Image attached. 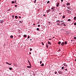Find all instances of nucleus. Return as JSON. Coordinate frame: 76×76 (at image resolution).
Masks as SVG:
<instances>
[{"label":"nucleus","instance_id":"obj_1","mask_svg":"<svg viewBox=\"0 0 76 76\" xmlns=\"http://www.w3.org/2000/svg\"><path fill=\"white\" fill-rule=\"evenodd\" d=\"M50 11L51 10L50 9H49L48 10H47V13H49V12H50Z\"/></svg>","mask_w":76,"mask_h":76},{"label":"nucleus","instance_id":"obj_2","mask_svg":"<svg viewBox=\"0 0 76 76\" xmlns=\"http://www.w3.org/2000/svg\"><path fill=\"white\" fill-rule=\"evenodd\" d=\"M58 73H59V74L60 75H61V71H59L58 72Z\"/></svg>","mask_w":76,"mask_h":76},{"label":"nucleus","instance_id":"obj_3","mask_svg":"<svg viewBox=\"0 0 76 76\" xmlns=\"http://www.w3.org/2000/svg\"><path fill=\"white\" fill-rule=\"evenodd\" d=\"M59 4L60 3H59V2H58L56 4V6L57 7H58V6H59Z\"/></svg>","mask_w":76,"mask_h":76},{"label":"nucleus","instance_id":"obj_4","mask_svg":"<svg viewBox=\"0 0 76 76\" xmlns=\"http://www.w3.org/2000/svg\"><path fill=\"white\" fill-rule=\"evenodd\" d=\"M61 45L62 46H63L64 45V42H62L61 43Z\"/></svg>","mask_w":76,"mask_h":76},{"label":"nucleus","instance_id":"obj_5","mask_svg":"<svg viewBox=\"0 0 76 76\" xmlns=\"http://www.w3.org/2000/svg\"><path fill=\"white\" fill-rule=\"evenodd\" d=\"M6 64H8V65H11L12 64H9L7 62H6Z\"/></svg>","mask_w":76,"mask_h":76},{"label":"nucleus","instance_id":"obj_6","mask_svg":"<svg viewBox=\"0 0 76 76\" xmlns=\"http://www.w3.org/2000/svg\"><path fill=\"white\" fill-rule=\"evenodd\" d=\"M64 66H66V67H67V64H64Z\"/></svg>","mask_w":76,"mask_h":76},{"label":"nucleus","instance_id":"obj_7","mask_svg":"<svg viewBox=\"0 0 76 76\" xmlns=\"http://www.w3.org/2000/svg\"><path fill=\"white\" fill-rule=\"evenodd\" d=\"M66 5L67 6H69L70 5V3H68L66 4Z\"/></svg>","mask_w":76,"mask_h":76},{"label":"nucleus","instance_id":"obj_8","mask_svg":"<svg viewBox=\"0 0 76 76\" xmlns=\"http://www.w3.org/2000/svg\"><path fill=\"white\" fill-rule=\"evenodd\" d=\"M48 44H50V45H51V43L48 41Z\"/></svg>","mask_w":76,"mask_h":76},{"label":"nucleus","instance_id":"obj_9","mask_svg":"<svg viewBox=\"0 0 76 76\" xmlns=\"http://www.w3.org/2000/svg\"><path fill=\"white\" fill-rule=\"evenodd\" d=\"M9 69L10 70H12V67H10L9 68Z\"/></svg>","mask_w":76,"mask_h":76},{"label":"nucleus","instance_id":"obj_10","mask_svg":"<svg viewBox=\"0 0 76 76\" xmlns=\"http://www.w3.org/2000/svg\"><path fill=\"white\" fill-rule=\"evenodd\" d=\"M10 38H13V36L12 35H11L10 37Z\"/></svg>","mask_w":76,"mask_h":76},{"label":"nucleus","instance_id":"obj_11","mask_svg":"<svg viewBox=\"0 0 76 76\" xmlns=\"http://www.w3.org/2000/svg\"><path fill=\"white\" fill-rule=\"evenodd\" d=\"M37 31H39V28H37Z\"/></svg>","mask_w":76,"mask_h":76},{"label":"nucleus","instance_id":"obj_12","mask_svg":"<svg viewBox=\"0 0 76 76\" xmlns=\"http://www.w3.org/2000/svg\"><path fill=\"white\" fill-rule=\"evenodd\" d=\"M28 68H31V66H27Z\"/></svg>","mask_w":76,"mask_h":76},{"label":"nucleus","instance_id":"obj_13","mask_svg":"<svg viewBox=\"0 0 76 76\" xmlns=\"http://www.w3.org/2000/svg\"><path fill=\"white\" fill-rule=\"evenodd\" d=\"M57 22H59V23H60V22H61V21H60L59 20H58L57 21Z\"/></svg>","mask_w":76,"mask_h":76},{"label":"nucleus","instance_id":"obj_14","mask_svg":"<svg viewBox=\"0 0 76 76\" xmlns=\"http://www.w3.org/2000/svg\"><path fill=\"white\" fill-rule=\"evenodd\" d=\"M15 19H18V16H15Z\"/></svg>","mask_w":76,"mask_h":76},{"label":"nucleus","instance_id":"obj_15","mask_svg":"<svg viewBox=\"0 0 76 76\" xmlns=\"http://www.w3.org/2000/svg\"><path fill=\"white\" fill-rule=\"evenodd\" d=\"M58 44H61V42L59 41L58 43Z\"/></svg>","mask_w":76,"mask_h":76},{"label":"nucleus","instance_id":"obj_16","mask_svg":"<svg viewBox=\"0 0 76 76\" xmlns=\"http://www.w3.org/2000/svg\"><path fill=\"white\" fill-rule=\"evenodd\" d=\"M68 21H71V19H68Z\"/></svg>","mask_w":76,"mask_h":76},{"label":"nucleus","instance_id":"obj_17","mask_svg":"<svg viewBox=\"0 0 76 76\" xmlns=\"http://www.w3.org/2000/svg\"><path fill=\"white\" fill-rule=\"evenodd\" d=\"M41 66H44V64H42L41 65Z\"/></svg>","mask_w":76,"mask_h":76},{"label":"nucleus","instance_id":"obj_18","mask_svg":"<svg viewBox=\"0 0 76 76\" xmlns=\"http://www.w3.org/2000/svg\"><path fill=\"white\" fill-rule=\"evenodd\" d=\"M23 37H26V35H23Z\"/></svg>","mask_w":76,"mask_h":76},{"label":"nucleus","instance_id":"obj_19","mask_svg":"<svg viewBox=\"0 0 76 76\" xmlns=\"http://www.w3.org/2000/svg\"><path fill=\"white\" fill-rule=\"evenodd\" d=\"M12 4H13V3H15V1H12Z\"/></svg>","mask_w":76,"mask_h":76},{"label":"nucleus","instance_id":"obj_20","mask_svg":"<svg viewBox=\"0 0 76 76\" xmlns=\"http://www.w3.org/2000/svg\"><path fill=\"white\" fill-rule=\"evenodd\" d=\"M74 20H76V17H74Z\"/></svg>","mask_w":76,"mask_h":76},{"label":"nucleus","instance_id":"obj_21","mask_svg":"<svg viewBox=\"0 0 76 76\" xmlns=\"http://www.w3.org/2000/svg\"><path fill=\"white\" fill-rule=\"evenodd\" d=\"M61 69L62 70H63V69H64V66L62 67Z\"/></svg>","mask_w":76,"mask_h":76},{"label":"nucleus","instance_id":"obj_22","mask_svg":"<svg viewBox=\"0 0 76 76\" xmlns=\"http://www.w3.org/2000/svg\"><path fill=\"white\" fill-rule=\"evenodd\" d=\"M65 44L66 45L67 44V41H65Z\"/></svg>","mask_w":76,"mask_h":76},{"label":"nucleus","instance_id":"obj_23","mask_svg":"<svg viewBox=\"0 0 76 76\" xmlns=\"http://www.w3.org/2000/svg\"><path fill=\"white\" fill-rule=\"evenodd\" d=\"M63 18H65V15H64L63 17H62Z\"/></svg>","mask_w":76,"mask_h":76},{"label":"nucleus","instance_id":"obj_24","mask_svg":"<svg viewBox=\"0 0 76 76\" xmlns=\"http://www.w3.org/2000/svg\"><path fill=\"white\" fill-rule=\"evenodd\" d=\"M57 25H58V26H59V25H60V24L59 23H57Z\"/></svg>","mask_w":76,"mask_h":76},{"label":"nucleus","instance_id":"obj_25","mask_svg":"<svg viewBox=\"0 0 76 76\" xmlns=\"http://www.w3.org/2000/svg\"><path fill=\"white\" fill-rule=\"evenodd\" d=\"M30 51H31V50H32V49L31 48H30Z\"/></svg>","mask_w":76,"mask_h":76},{"label":"nucleus","instance_id":"obj_26","mask_svg":"<svg viewBox=\"0 0 76 76\" xmlns=\"http://www.w3.org/2000/svg\"><path fill=\"white\" fill-rule=\"evenodd\" d=\"M50 3V1H48L47 2V3Z\"/></svg>","mask_w":76,"mask_h":76},{"label":"nucleus","instance_id":"obj_27","mask_svg":"<svg viewBox=\"0 0 76 76\" xmlns=\"http://www.w3.org/2000/svg\"><path fill=\"white\" fill-rule=\"evenodd\" d=\"M40 64H41L42 63V61H40Z\"/></svg>","mask_w":76,"mask_h":76},{"label":"nucleus","instance_id":"obj_28","mask_svg":"<svg viewBox=\"0 0 76 76\" xmlns=\"http://www.w3.org/2000/svg\"><path fill=\"white\" fill-rule=\"evenodd\" d=\"M74 25H76V23H74Z\"/></svg>","mask_w":76,"mask_h":76},{"label":"nucleus","instance_id":"obj_29","mask_svg":"<svg viewBox=\"0 0 76 76\" xmlns=\"http://www.w3.org/2000/svg\"><path fill=\"white\" fill-rule=\"evenodd\" d=\"M28 62L29 63H30V62H29V60H28Z\"/></svg>","mask_w":76,"mask_h":76},{"label":"nucleus","instance_id":"obj_30","mask_svg":"<svg viewBox=\"0 0 76 76\" xmlns=\"http://www.w3.org/2000/svg\"><path fill=\"white\" fill-rule=\"evenodd\" d=\"M42 45H44V44H43V42H42Z\"/></svg>","mask_w":76,"mask_h":76},{"label":"nucleus","instance_id":"obj_31","mask_svg":"<svg viewBox=\"0 0 76 76\" xmlns=\"http://www.w3.org/2000/svg\"><path fill=\"white\" fill-rule=\"evenodd\" d=\"M55 74H57V72H55Z\"/></svg>","mask_w":76,"mask_h":76},{"label":"nucleus","instance_id":"obj_32","mask_svg":"<svg viewBox=\"0 0 76 76\" xmlns=\"http://www.w3.org/2000/svg\"><path fill=\"white\" fill-rule=\"evenodd\" d=\"M38 27H40V25H38Z\"/></svg>","mask_w":76,"mask_h":76},{"label":"nucleus","instance_id":"obj_33","mask_svg":"<svg viewBox=\"0 0 76 76\" xmlns=\"http://www.w3.org/2000/svg\"><path fill=\"white\" fill-rule=\"evenodd\" d=\"M46 46H47V48H48V45L47 44H46Z\"/></svg>","mask_w":76,"mask_h":76},{"label":"nucleus","instance_id":"obj_34","mask_svg":"<svg viewBox=\"0 0 76 76\" xmlns=\"http://www.w3.org/2000/svg\"><path fill=\"white\" fill-rule=\"evenodd\" d=\"M30 66H31V63H29Z\"/></svg>","mask_w":76,"mask_h":76},{"label":"nucleus","instance_id":"obj_35","mask_svg":"<svg viewBox=\"0 0 76 76\" xmlns=\"http://www.w3.org/2000/svg\"><path fill=\"white\" fill-rule=\"evenodd\" d=\"M27 38H29V36H28V37Z\"/></svg>","mask_w":76,"mask_h":76},{"label":"nucleus","instance_id":"obj_36","mask_svg":"<svg viewBox=\"0 0 76 76\" xmlns=\"http://www.w3.org/2000/svg\"><path fill=\"white\" fill-rule=\"evenodd\" d=\"M64 26H66V25H65V24H64Z\"/></svg>","mask_w":76,"mask_h":76},{"label":"nucleus","instance_id":"obj_37","mask_svg":"<svg viewBox=\"0 0 76 76\" xmlns=\"http://www.w3.org/2000/svg\"><path fill=\"white\" fill-rule=\"evenodd\" d=\"M19 22H20V23H22V22H21V21H19Z\"/></svg>","mask_w":76,"mask_h":76},{"label":"nucleus","instance_id":"obj_38","mask_svg":"<svg viewBox=\"0 0 76 76\" xmlns=\"http://www.w3.org/2000/svg\"><path fill=\"white\" fill-rule=\"evenodd\" d=\"M61 25H63V23H61V24H60Z\"/></svg>","mask_w":76,"mask_h":76},{"label":"nucleus","instance_id":"obj_39","mask_svg":"<svg viewBox=\"0 0 76 76\" xmlns=\"http://www.w3.org/2000/svg\"><path fill=\"white\" fill-rule=\"evenodd\" d=\"M74 39H76V37H75L74 38Z\"/></svg>","mask_w":76,"mask_h":76},{"label":"nucleus","instance_id":"obj_40","mask_svg":"<svg viewBox=\"0 0 76 76\" xmlns=\"http://www.w3.org/2000/svg\"><path fill=\"white\" fill-rule=\"evenodd\" d=\"M61 2H63V0H61Z\"/></svg>","mask_w":76,"mask_h":76},{"label":"nucleus","instance_id":"obj_41","mask_svg":"<svg viewBox=\"0 0 76 76\" xmlns=\"http://www.w3.org/2000/svg\"><path fill=\"white\" fill-rule=\"evenodd\" d=\"M29 54H31V52H30V53H29Z\"/></svg>","mask_w":76,"mask_h":76},{"label":"nucleus","instance_id":"obj_42","mask_svg":"<svg viewBox=\"0 0 76 76\" xmlns=\"http://www.w3.org/2000/svg\"><path fill=\"white\" fill-rule=\"evenodd\" d=\"M19 18H21V17H20V16H19Z\"/></svg>","mask_w":76,"mask_h":76},{"label":"nucleus","instance_id":"obj_43","mask_svg":"<svg viewBox=\"0 0 76 76\" xmlns=\"http://www.w3.org/2000/svg\"><path fill=\"white\" fill-rule=\"evenodd\" d=\"M33 25H34V26L35 25V24L34 23L33 24Z\"/></svg>","mask_w":76,"mask_h":76},{"label":"nucleus","instance_id":"obj_44","mask_svg":"<svg viewBox=\"0 0 76 76\" xmlns=\"http://www.w3.org/2000/svg\"><path fill=\"white\" fill-rule=\"evenodd\" d=\"M3 21H1V23H3Z\"/></svg>","mask_w":76,"mask_h":76},{"label":"nucleus","instance_id":"obj_45","mask_svg":"<svg viewBox=\"0 0 76 76\" xmlns=\"http://www.w3.org/2000/svg\"><path fill=\"white\" fill-rule=\"evenodd\" d=\"M49 40H51V39H49Z\"/></svg>","mask_w":76,"mask_h":76},{"label":"nucleus","instance_id":"obj_46","mask_svg":"<svg viewBox=\"0 0 76 76\" xmlns=\"http://www.w3.org/2000/svg\"><path fill=\"white\" fill-rule=\"evenodd\" d=\"M65 70H66V71H67V69H66Z\"/></svg>","mask_w":76,"mask_h":76},{"label":"nucleus","instance_id":"obj_47","mask_svg":"<svg viewBox=\"0 0 76 76\" xmlns=\"http://www.w3.org/2000/svg\"><path fill=\"white\" fill-rule=\"evenodd\" d=\"M52 9H54V8H53V7H52Z\"/></svg>","mask_w":76,"mask_h":76},{"label":"nucleus","instance_id":"obj_48","mask_svg":"<svg viewBox=\"0 0 76 76\" xmlns=\"http://www.w3.org/2000/svg\"><path fill=\"white\" fill-rule=\"evenodd\" d=\"M58 51H61V50H60V49H59V50H58Z\"/></svg>","mask_w":76,"mask_h":76},{"label":"nucleus","instance_id":"obj_49","mask_svg":"<svg viewBox=\"0 0 76 76\" xmlns=\"http://www.w3.org/2000/svg\"><path fill=\"white\" fill-rule=\"evenodd\" d=\"M15 7H17V5H15Z\"/></svg>","mask_w":76,"mask_h":76},{"label":"nucleus","instance_id":"obj_50","mask_svg":"<svg viewBox=\"0 0 76 76\" xmlns=\"http://www.w3.org/2000/svg\"><path fill=\"white\" fill-rule=\"evenodd\" d=\"M45 16V14H44V15H43V16Z\"/></svg>","mask_w":76,"mask_h":76},{"label":"nucleus","instance_id":"obj_51","mask_svg":"<svg viewBox=\"0 0 76 76\" xmlns=\"http://www.w3.org/2000/svg\"><path fill=\"white\" fill-rule=\"evenodd\" d=\"M10 10V9H9V10H8V11H9V10Z\"/></svg>","mask_w":76,"mask_h":76},{"label":"nucleus","instance_id":"obj_52","mask_svg":"<svg viewBox=\"0 0 76 76\" xmlns=\"http://www.w3.org/2000/svg\"><path fill=\"white\" fill-rule=\"evenodd\" d=\"M34 3H36V1H34Z\"/></svg>","mask_w":76,"mask_h":76},{"label":"nucleus","instance_id":"obj_53","mask_svg":"<svg viewBox=\"0 0 76 76\" xmlns=\"http://www.w3.org/2000/svg\"><path fill=\"white\" fill-rule=\"evenodd\" d=\"M64 21H63V20L61 21V22H64Z\"/></svg>","mask_w":76,"mask_h":76},{"label":"nucleus","instance_id":"obj_54","mask_svg":"<svg viewBox=\"0 0 76 76\" xmlns=\"http://www.w3.org/2000/svg\"><path fill=\"white\" fill-rule=\"evenodd\" d=\"M54 38H55V37H53V39Z\"/></svg>","mask_w":76,"mask_h":76},{"label":"nucleus","instance_id":"obj_55","mask_svg":"<svg viewBox=\"0 0 76 76\" xmlns=\"http://www.w3.org/2000/svg\"><path fill=\"white\" fill-rule=\"evenodd\" d=\"M63 23V24H64V23Z\"/></svg>","mask_w":76,"mask_h":76},{"label":"nucleus","instance_id":"obj_56","mask_svg":"<svg viewBox=\"0 0 76 76\" xmlns=\"http://www.w3.org/2000/svg\"><path fill=\"white\" fill-rule=\"evenodd\" d=\"M32 40V39H30V41H31Z\"/></svg>","mask_w":76,"mask_h":76},{"label":"nucleus","instance_id":"obj_57","mask_svg":"<svg viewBox=\"0 0 76 76\" xmlns=\"http://www.w3.org/2000/svg\"><path fill=\"white\" fill-rule=\"evenodd\" d=\"M37 1V0H35V1Z\"/></svg>","mask_w":76,"mask_h":76},{"label":"nucleus","instance_id":"obj_58","mask_svg":"<svg viewBox=\"0 0 76 76\" xmlns=\"http://www.w3.org/2000/svg\"><path fill=\"white\" fill-rule=\"evenodd\" d=\"M75 61H76V59H75Z\"/></svg>","mask_w":76,"mask_h":76},{"label":"nucleus","instance_id":"obj_59","mask_svg":"<svg viewBox=\"0 0 76 76\" xmlns=\"http://www.w3.org/2000/svg\"><path fill=\"white\" fill-rule=\"evenodd\" d=\"M0 1H1V0H0Z\"/></svg>","mask_w":76,"mask_h":76},{"label":"nucleus","instance_id":"obj_60","mask_svg":"<svg viewBox=\"0 0 76 76\" xmlns=\"http://www.w3.org/2000/svg\"><path fill=\"white\" fill-rule=\"evenodd\" d=\"M71 41H72V40H71Z\"/></svg>","mask_w":76,"mask_h":76},{"label":"nucleus","instance_id":"obj_61","mask_svg":"<svg viewBox=\"0 0 76 76\" xmlns=\"http://www.w3.org/2000/svg\"><path fill=\"white\" fill-rule=\"evenodd\" d=\"M50 23V22H49Z\"/></svg>","mask_w":76,"mask_h":76},{"label":"nucleus","instance_id":"obj_62","mask_svg":"<svg viewBox=\"0 0 76 76\" xmlns=\"http://www.w3.org/2000/svg\"><path fill=\"white\" fill-rule=\"evenodd\" d=\"M26 40H28V39H26Z\"/></svg>","mask_w":76,"mask_h":76},{"label":"nucleus","instance_id":"obj_63","mask_svg":"<svg viewBox=\"0 0 76 76\" xmlns=\"http://www.w3.org/2000/svg\"><path fill=\"white\" fill-rule=\"evenodd\" d=\"M68 9H69V8H68Z\"/></svg>","mask_w":76,"mask_h":76},{"label":"nucleus","instance_id":"obj_64","mask_svg":"<svg viewBox=\"0 0 76 76\" xmlns=\"http://www.w3.org/2000/svg\"><path fill=\"white\" fill-rule=\"evenodd\" d=\"M15 2H16V1H15Z\"/></svg>","mask_w":76,"mask_h":76}]
</instances>
